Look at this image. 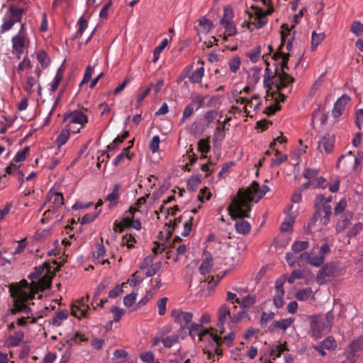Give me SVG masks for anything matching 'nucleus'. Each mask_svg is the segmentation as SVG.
I'll use <instances>...</instances> for the list:
<instances>
[{"instance_id": "nucleus-1", "label": "nucleus", "mask_w": 363, "mask_h": 363, "mask_svg": "<svg viewBox=\"0 0 363 363\" xmlns=\"http://www.w3.org/2000/svg\"><path fill=\"white\" fill-rule=\"evenodd\" d=\"M269 191L268 186H259V184L257 181H253L246 190L240 189L238 193L240 198L235 199L228 208L231 218L250 217L251 208L248 202L257 203Z\"/></svg>"}, {"instance_id": "nucleus-2", "label": "nucleus", "mask_w": 363, "mask_h": 363, "mask_svg": "<svg viewBox=\"0 0 363 363\" xmlns=\"http://www.w3.org/2000/svg\"><path fill=\"white\" fill-rule=\"evenodd\" d=\"M318 245L313 247L310 252H302L297 259V262L299 267L301 266L302 261H306L310 265L318 267L321 266L325 261V256L330 252V247L329 244H323L318 250Z\"/></svg>"}, {"instance_id": "nucleus-3", "label": "nucleus", "mask_w": 363, "mask_h": 363, "mask_svg": "<svg viewBox=\"0 0 363 363\" xmlns=\"http://www.w3.org/2000/svg\"><path fill=\"white\" fill-rule=\"evenodd\" d=\"M332 213V208L329 204H324L321 208L316 206L312 218L308 223L306 231L311 233L314 227L318 225L319 228L328 224Z\"/></svg>"}, {"instance_id": "nucleus-4", "label": "nucleus", "mask_w": 363, "mask_h": 363, "mask_svg": "<svg viewBox=\"0 0 363 363\" xmlns=\"http://www.w3.org/2000/svg\"><path fill=\"white\" fill-rule=\"evenodd\" d=\"M63 122L72 133H77L88 123L87 116L80 110H75L65 115Z\"/></svg>"}, {"instance_id": "nucleus-5", "label": "nucleus", "mask_w": 363, "mask_h": 363, "mask_svg": "<svg viewBox=\"0 0 363 363\" xmlns=\"http://www.w3.org/2000/svg\"><path fill=\"white\" fill-rule=\"evenodd\" d=\"M24 10L21 8L12 6L6 12L1 26L0 32L4 33L12 28L13 26L20 22L23 17Z\"/></svg>"}, {"instance_id": "nucleus-6", "label": "nucleus", "mask_w": 363, "mask_h": 363, "mask_svg": "<svg viewBox=\"0 0 363 363\" xmlns=\"http://www.w3.org/2000/svg\"><path fill=\"white\" fill-rule=\"evenodd\" d=\"M202 327L203 326L201 324L194 323L190 325H188L186 329L188 330L189 334L193 338L195 337V335H198L199 340L201 341L206 335H208L216 342V344L220 345L221 343V337L212 332L213 328L205 329L201 331V330Z\"/></svg>"}, {"instance_id": "nucleus-7", "label": "nucleus", "mask_w": 363, "mask_h": 363, "mask_svg": "<svg viewBox=\"0 0 363 363\" xmlns=\"http://www.w3.org/2000/svg\"><path fill=\"white\" fill-rule=\"evenodd\" d=\"M363 160V153L359 152L356 156L353 157L352 151H349L345 155H341L337 162V167L339 168L341 163H343L346 167L348 165L351 166L354 170L361 164Z\"/></svg>"}, {"instance_id": "nucleus-8", "label": "nucleus", "mask_w": 363, "mask_h": 363, "mask_svg": "<svg viewBox=\"0 0 363 363\" xmlns=\"http://www.w3.org/2000/svg\"><path fill=\"white\" fill-rule=\"evenodd\" d=\"M22 297L16 298L13 301V306L10 309V313L12 315H15L18 313H23L25 314H29L31 312L30 308L26 304V301L27 299H33L34 294L27 296L26 293L21 295Z\"/></svg>"}, {"instance_id": "nucleus-9", "label": "nucleus", "mask_w": 363, "mask_h": 363, "mask_svg": "<svg viewBox=\"0 0 363 363\" xmlns=\"http://www.w3.org/2000/svg\"><path fill=\"white\" fill-rule=\"evenodd\" d=\"M171 315L174 322L180 325L181 330L186 329L193 318L192 313L185 312L182 309L172 310Z\"/></svg>"}, {"instance_id": "nucleus-10", "label": "nucleus", "mask_w": 363, "mask_h": 363, "mask_svg": "<svg viewBox=\"0 0 363 363\" xmlns=\"http://www.w3.org/2000/svg\"><path fill=\"white\" fill-rule=\"evenodd\" d=\"M311 336L320 338L323 334L330 332L329 328L322 321V318L312 317L311 320Z\"/></svg>"}, {"instance_id": "nucleus-11", "label": "nucleus", "mask_w": 363, "mask_h": 363, "mask_svg": "<svg viewBox=\"0 0 363 363\" xmlns=\"http://www.w3.org/2000/svg\"><path fill=\"white\" fill-rule=\"evenodd\" d=\"M89 298V296L83 297L77 301L78 305L72 304L71 306V315L79 319L86 317L88 309H89L87 303Z\"/></svg>"}, {"instance_id": "nucleus-12", "label": "nucleus", "mask_w": 363, "mask_h": 363, "mask_svg": "<svg viewBox=\"0 0 363 363\" xmlns=\"http://www.w3.org/2000/svg\"><path fill=\"white\" fill-rule=\"evenodd\" d=\"M335 137L330 134H325L318 141V149L323 152V150L329 154L332 152L334 148Z\"/></svg>"}, {"instance_id": "nucleus-13", "label": "nucleus", "mask_w": 363, "mask_h": 363, "mask_svg": "<svg viewBox=\"0 0 363 363\" xmlns=\"http://www.w3.org/2000/svg\"><path fill=\"white\" fill-rule=\"evenodd\" d=\"M252 9H255L254 15L249 13L250 18H254L252 24L257 28H262L267 23V18L263 14V9L254 6H252Z\"/></svg>"}, {"instance_id": "nucleus-14", "label": "nucleus", "mask_w": 363, "mask_h": 363, "mask_svg": "<svg viewBox=\"0 0 363 363\" xmlns=\"http://www.w3.org/2000/svg\"><path fill=\"white\" fill-rule=\"evenodd\" d=\"M350 101V98L347 95H342L335 103L334 108L332 110V115L334 118L340 117L345 111L346 105Z\"/></svg>"}, {"instance_id": "nucleus-15", "label": "nucleus", "mask_w": 363, "mask_h": 363, "mask_svg": "<svg viewBox=\"0 0 363 363\" xmlns=\"http://www.w3.org/2000/svg\"><path fill=\"white\" fill-rule=\"evenodd\" d=\"M275 74L279 77V83L277 84V91H281L283 88L286 87L289 84L294 81V78L287 74L285 71L278 72V67L276 66Z\"/></svg>"}, {"instance_id": "nucleus-16", "label": "nucleus", "mask_w": 363, "mask_h": 363, "mask_svg": "<svg viewBox=\"0 0 363 363\" xmlns=\"http://www.w3.org/2000/svg\"><path fill=\"white\" fill-rule=\"evenodd\" d=\"M228 316L235 322H237L242 318L241 313H239L237 316L232 317L230 309L225 305L220 306L218 311V322H220V324H225Z\"/></svg>"}, {"instance_id": "nucleus-17", "label": "nucleus", "mask_w": 363, "mask_h": 363, "mask_svg": "<svg viewBox=\"0 0 363 363\" xmlns=\"http://www.w3.org/2000/svg\"><path fill=\"white\" fill-rule=\"evenodd\" d=\"M47 201L52 203L54 208H60L64 204V197L62 193L50 190L46 196Z\"/></svg>"}, {"instance_id": "nucleus-18", "label": "nucleus", "mask_w": 363, "mask_h": 363, "mask_svg": "<svg viewBox=\"0 0 363 363\" xmlns=\"http://www.w3.org/2000/svg\"><path fill=\"white\" fill-rule=\"evenodd\" d=\"M294 321V318L281 319L280 320L274 321L271 325L269 326V330L272 331L275 330V329L279 328L283 330H286L288 328H289Z\"/></svg>"}, {"instance_id": "nucleus-19", "label": "nucleus", "mask_w": 363, "mask_h": 363, "mask_svg": "<svg viewBox=\"0 0 363 363\" xmlns=\"http://www.w3.org/2000/svg\"><path fill=\"white\" fill-rule=\"evenodd\" d=\"M13 49L17 54L22 53L25 47V37L21 34H16L12 38Z\"/></svg>"}, {"instance_id": "nucleus-20", "label": "nucleus", "mask_w": 363, "mask_h": 363, "mask_svg": "<svg viewBox=\"0 0 363 363\" xmlns=\"http://www.w3.org/2000/svg\"><path fill=\"white\" fill-rule=\"evenodd\" d=\"M336 272V267L334 263H327L323 265L318 273V277L322 278L333 277Z\"/></svg>"}, {"instance_id": "nucleus-21", "label": "nucleus", "mask_w": 363, "mask_h": 363, "mask_svg": "<svg viewBox=\"0 0 363 363\" xmlns=\"http://www.w3.org/2000/svg\"><path fill=\"white\" fill-rule=\"evenodd\" d=\"M243 218L244 217H242V218ZM237 218H240V217H237ZM233 219L235 220L236 218ZM235 227L238 233L243 235L247 234L248 233H250L251 230V225L250 224V223L245 220H242V218H240V220H238L235 223Z\"/></svg>"}, {"instance_id": "nucleus-22", "label": "nucleus", "mask_w": 363, "mask_h": 363, "mask_svg": "<svg viewBox=\"0 0 363 363\" xmlns=\"http://www.w3.org/2000/svg\"><path fill=\"white\" fill-rule=\"evenodd\" d=\"M106 254V250L102 244H98L96 246V251L94 255L95 256L96 262L104 264L105 263H109L108 259H104Z\"/></svg>"}, {"instance_id": "nucleus-23", "label": "nucleus", "mask_w": 363, "mask_h": 363, "mask_svg": "<svg viewBox=\"0 0 363 363\" xmlns=\"http://www.w3.org/2000/svg\"><path fill=\"white\" fill-rule=\"evenodd\" d=\"M213 267V258L211 255L206 257L201 262L199 267V272L201 274H208Z\"/></svg>"}, {"instance_id": "nucleus-24", "label": "nucleus", "mask_w": 363, "mask_h": 363, "mask_svg": "<svg viewBox=\"0 0 363 363\" xmlns=\"http://www.w3.org/2000/svg\"><path fill=\"white\" fill-rule=\"evenodd\" d=\"M257 302V296L249 294L240 301V306L242 308H249Z\"/></svg>"}, {"instance_id": "nucleus-25", "label": "nucleus", "mask_w": 363, "mask_h": 363, "mask_svg": "<svg viewBox=\"0 0 363 363\" xmlns=\"http://www.w3.org/2000/svg\"><path fill=\"white\" fill-rule=\"evenodd\" d=\"M68 311L66 310L57 312L52 319V324L60 326L62 322L68 318Z\"/></svg>"}, {"instance_id": "nucleus-26", "label": "nucleus", "mask_w": 363, "mask_h": 363, "mask_svg": "<svg viewBox=\"0 0 363 363\" xmlns=\"http://www.w3.org/2000/svg\"><path fill=\"white\" fill-rule=\"evenodd\" d=\"M204 74V68L203 67L197 68L189 77V82L192 84L200 83Z\"/></svg>"}, {"instance_id": "nucleus-27", "label": "nucleus", "mask_w": 363, "mask_h": 363, "mask_svg": "<svg viewBox=\"0 0 363 363\" xmlns=\"http://www.w3.org/2000/svg\"><path fill=\"white\" fill-rule=\"evenodd\" d=\"M325 38V35L324 33H316L313 31L311 37V50L315 51Z\"/></svg>"}, {"instance_id": "nucleus-28", "label": "nucleus", "mask_w": 363, "mask_h": 363, "mask_svg": "<svg viewBox=\"0 0 363 363\" xmlns=\"http://www.w3.org/2000/svg\"><path fill=\"white\" fill-rule=\"evenodd\" d=\"M353 214L350 211H347L344 213V218L340 221L336 227V230L340 232L343 230L349 225L350 219L352 218Z\"/></svg>"}, {"instance_id": "nucleus-29", "label": "nucleus", "mask_w": 363, "mask_h": 363, "mask_svg": "<svg viewBox=\"0 0 363 363\" xmlns=\"http://www.w3.org/2000/svg\"><path fill=\"white\" fill-rule=\"evenodd\" d=\"M308 247H309L308 241L296 240L293 242V244L291 245V250L294 253H298V252H301L308 249Z\"/></svg>"}, {"instance_id": "nucleus-30", "label": "nucleus", "mask_w": 363, "mask_h": 363, "mask_svg": "<svg viewBox=\"0 0 363 363\" xmlns=\"http://www.w3.org/2000/svg\"><path fill=\"white\" fill-rule=\"evenodd\" d=\"M129 150H130V147H127L123 149L122 152L118 155H117L113 160V162H112L114 166L119 165L120 164H121L123 162V160L125 157L130 160L131 157L129 155Z\"/></svg>"}, {"instance_id": "nucleus-31", "label": "nucleus", "mask_w": 363, "mask_h": 363, "mask_svg": "<svg viewBox=\"0 0 363 363\" xmlns=\"http://www.w3.org/2000/svg\"><path fill=\"white\" fill-rule=\"evenodd\" d=\"M119 189L120 186L118 184H114L113 191L106 197L105 201L111 202L113 206L116 205L118 202Z\"/></svg>"}, {"instance_id": "nucleus-32", "label": "nucleus", "mask_w": 363, "mask_h": 363, "mask_svg": "<svg viewBox=\"0 0 363 363\" xmlns=\"http://www.w3.org/2000/svg\"><path fill=\"white\" fill-rule=\"evenodd\" d=\"M168 44V40L167 38H164L160 43L154 49L153 51V62H156L159 58L160 53L164 50V49L166 48V46Z\"/></svg>"}, {"instance_id": "nucleus-33", "label": "nucleus", "mask_w": 363, "mask_h": 363, "mask_svg": "<svg viewBox=\"0 0 363 363\" xmlns=\"http://www.w3.org/2000/svg\"><path fill=\"white\" fill-rule=\"evenodd\" d=\"M70 133H72V132L69 131L67 128L62 130L56 140V143L59 147L64 145L67 143L70 136Z\"/></svg>"}, {"instance_id": "nucleus-34", "label": "nucleus", "mask_w": 363, "mask_h": 363, "mask_svg": "<svg viewBox=\"0 0 363 363\" xmlns=\"http://www.w3.org/2000/svg\"><path fill=\"white\" fill-rule=\"evenodd\" d=\"M286 34L284 33V31H281V44L279 46L277 52L273 54V55L272 57V60L277 61L280 58V57H281L282 55L285 54L281 50H282L283 47L286 42Z\"/></svg>"}, {"instance_id": "nucleus-35", "label": "nucleus", "mask_w": 363, "mask_h": 363, "mask_svg": "<svg viewBox=\"0 0 363 363\" xmlns=\"http://www.w3.org/2000/svg\"><path fill=\"white\" fill-rule=\"evenodd\" d=\"M266 56L267 55H263L262 56V59L264 60V63H265V65L267 66V67L265 69V74H264V83L265 86H269V82L271 81L272 78L274 76H273L272 72L271 71V69L269 67V62L268 61V58H266Z\"/></svg>"}, {"instance_id": "nucleus-36", "label": "nucleus", "mask_w": 363, "mask_h": 363, "mask_svg": "<svg viewBox=\"0 0 363 363\" xmlns=\"http://www.w3.org/2000/svg\"><path fill=\"white\" fill-rule=\"evenodd\" d=\"M198 151L201 154H207L211 150L209 138L200 139L198 142Z\"/></svg>"}, {"instance_id": "nucleus-37", "label": "nucleus", "mask_w": 363, "mask_h": 363, "mask_svg": "<svg viewBox=\"0 0 363 363\" xmlns=\"http://www.w3.org/2000/svg\"><path fill=\"white\" fill-rule=\"evenodd\" d=\"M325 350H331L336 347L337 345L335 339L329 336L319 343Z\"/></svg>"}, {"instance_id": "nucleus-38", "label": "nucleus", "mask_w": 363, "mask_h": 363, "mask_svg": "<svg viewBox=\"0 0 363 363\" xmlns=\"http://www.w3.org/2000/svg\"><path fill=\"white\" fill-rule=\"evenodd\" d=\"M30 152V147L28 146L25 147L22 150L18 151L13 160V162H21L24 161L26 159L27 155Z\"/></svg>"}, {"instance_id": "nucleus-39", "label": "nucleus", "mask_w": 363, "mask_h": 363, "mask_svg": "<svg viewBox=\"0 0 363 363\" xmlns=\"http://www.w3.org/2000/svg\"><path fill=\"white\" fill-rule=\"evenodd\" d=\"M62 78H63V73H62V69L59 68L55 74V79L51 84V86H50L51 91H55L57 89L60 83L62 80Z\"/></svg>"}, {"instance_id": "nucleus-40", "label": "nucleus", "mask_w": 363, "mask_h": 363, "mask_svg": "<svg viewBox=\"0 0 363 363\" xmlns=\"http://www.w3.org/2000/svg\"><path fill=\"white\" fill-rule=\"evenodd\" d=\"M241 64L240 57L238 56H235L232 59H230L228 62L229 69L230 70L235 73L240 68Z\"/></svg>"}, {"instance_id": "nucleus-41", "label": "nucleus", "mask_w": 363, "mask_h": 363, "mask_svg": "<svg viewBox=\"0 0 363 363\" xmlns=\"http://www.w3.org/2000/svg\"><path fill=\"white\" fill-rule=\"evenodd\" d=\"M37 59L43 69L46 68L50 63V58L45 51H40L37 54Z\"/></svg>"}, {"instance_id": "nucleus-42", "label": "nucleus", "mask_w": 363, "mask_h": 363, "mask_svg": "<svg viewBox=\"0 0 363 363\" xmlns=\"http://www.w3.org/2000/svg\"><path fill=\"white\" fill-rule=\"evenodd\" d=\"M312 290L311 288H306L296 292V298L298 301H306L311 296Z\"/></svg>"}, {"instance_id": "nucleus-43", "label": "nucleus", "mask_w": 363, "mask_h": 363, "mask_svg": "<svg viewBox=\"0 0 363 363\" xmlns=\"http://www.w3.org/2000/svg\"><path fill=\"white\" fill-rule=\"evenodd\" d=\"M194 106L193 105V104H188L184 111H183V114H182V118H181L180 121H179V123L180 124H182L184 123V121L188 119L194 113Z\"/></svg>"}, {"instance_id": "nucleus-44", "label": "nucleus", "mask_w": 363, "mask_h": 363, "mask_svg": "<svg viewBox=\"0 0 363 363\" xmlns=\"http://www.w3.org/2000/svg\"><path fill=\"white\" fill-rule=\"evenodd\" d=\"M179 340V336L177 335H172L164 338H162L161 342L163 343L165 347H171L174 343Z\"/></svg>"}, {"instance_id": "nucleus-45", "label": "nucleus", "mask_w": 363, "mask_h": 363, "mask_svg": "<svg viewBox=\"0 0 363 363\" xmlns=\"http://www.w3.org/2000/svg\"><path fill=\"white\" fill-rule=\"evenodd\" d=\"M350 30L356 36H360L363 33V24L359 21H355L352 23Z\"/></svg>"}, {"instance_id": "nucleus-46", "label": "nucleus", "mask_w": 363, "mask_h": 363, "mask_svg": "<svg viewBox=\"0 0 363 363\" xmlns=\"http://www.w3.org/2000/svg\"><path fill=\"white\" fill-rule=\"evenodd\" d=\"M285 291H280L279 292H276L273 301L274 305L277 308H281L284 306V296Z\"/></svg>"}, {"instance_id": "nucleus-47", "label": "nucleus", "mask_w": 363, "mask_h": 363, "mask_svg": "<svg viewBox=\"0 0 363 363\" xmlns=\"http://www.w3.org/2000/svg\"><path fill=\"white\" fill-rule=\"evenodd\" d=\"M276 158L273 159L272 161V165H279L283 162H286L288 159V157L285 154H281L280 151L276 150L275 152Z\"/></svg>"}, {"instance_id": "nucleus-48", "label": "nucleus", "mask_w": 363, "mask_h": 363, "mask_svg": "<svg viewBox=\"0 0 363 363\" xmlns=\"http://www.w3.org/2000/svg\"><path fill=\"white\" fill-rule=\"evenodd\" d=\"M217 123L218 124H221V125H220L216 128L215 138L217 140H223L225 138L224 129H225V121H223L221 123L220 121H217Z\"/></svg>"}, {"instance_id": "nucleus-49", "label": "nucleus", "mask_w": 363, "mask_h": 363, "mask_svg": "<svg viewBox=\"0 0 363 363\" xmlns=\"http://www.w3.org/2000/svg\"><path fill=\"white\" fill-rule=\"evenodd\" d=\"M225 28V33L228 36L235 35L237 33V29L233 21L228 22L226 23L221 24Z\"/></svg>"}, {"instance_id": "nucleus-50", "label": "nucleus", "mask_w": 363, "mask_h": 363, "mask_svg": "<svg viewBox=\"0 0 363 363\" xmlns=\"http://www.w3.org/2000/svg\"><path fill=\"white\" fill-rule=\"evenodd\" d=\"M201 183V179L199 177H191L186 184L187 189L191 191L196 190L197 186Z\"/></svg>"}, {"instance_id": "nucleus-51", "label": "nucleus", "mask_w": 363, "mask_h": 363, "mask_svg": "<svg viewBox=\"0 0 363 363\" xmlns=\"http://www.w3.org/2000/svg\"><path fill=\"white\" fill-rule=\"evenodd\" d=\"M161 262H157L154 264H152L145 272V276L147 277H152L155 275L160 269Z\"/></svg>"}, {"instance_id": "nucleus-52", "label": "nucleus", "mask_w": 363, "mask_h": 363, "mask_svg": "<svg viewBox=\"0 0 363 363\" xmlns=\"http://www.w3.org/2000/svg\"><path fill=\"white\" fill-rule=\"evenodd\" d=\"M199 26L201 28V31L207 33L211 29L213 24H212V22L209 19H208L206 18H202L199 21Z\"/></svg>"}, {"instance_id": "nucleus-53", "label": "nucleus", "mask_w": 363, "mask_h": 363, "mask_svg": "<svg viewBox=\"0 0 363 363\" xmlns=\"http://www.w3.org/2000/svg\"><path fill=\"white\" fill-rule=\"evenodd\" d=\"M286 350L284 345L279 344L272 349L271 356L273 357V359L279 357L281 354Z\"/></svg>"}, {"instance_id": "nucleus-54", "label": "nucleus", "mask_w": 363, "mask_h": 363, "mask_svg": "<svg viewBox=\"0 0 363 363\" xmlns=\"http://www.w3.org/2000/svg\"><path fill=\"white\" fill-rule=\"evenodd\" d=\"M294 223V218L291 216H288L282 222L281 225V230L283 232L288 231L291 229L293 223Z\"/></svg>"}, {"instance_id": "nucleus-55", "label": "nucleus", "mask_w": 363, "mask_h": 363, "mask_svg": "<svg viewBox=\"0 0 363 363\" xmlns=\"http://www.w3.org/2000/svg\"><path fill=\"white\" fill-rule=\"evenodd\" d=\"M133 242H136L135 238L130 234L123 235L122 239V245H126L128 249L134 247Z\"/></svg>"}, {"instance_id": "nucleus-56", "label": "nucleus", "mask_w": 363, "mask_h": 363, "mask_svg": "<svg viewBox=\"0 0 363 363\" xmlns=\"http://www.w3.org/2000/svg\"><path fill=\"white\" fill-rule=\"evenodd\" d=\"M362 230V225L360 223H356L347 232V237L349 238L348 243H350V238L355 237Z\"/></svg>"}, {"instance_id": "nucleus-57", "label": "nucleus", "mask_w": 363, "mask_h": 363, "mask_svg": "<svg viewBox=\"0 0 363 363\" xmlns=\"http://www.w3.org/2000/svg\"><path fill=\"white\" fill-rule=\"evenodd\" d=\"M88 341V338L85 337L84 335L82 334L80 332H77L73 337L67 341L70 345H72V342H75L79 344L81 342Z\"/></svg>"}, {"instance_id": "nucleus-58", "label": "nucleus", "mask_w": 363, "mask_h": 363, "mask_svg": "<svg viewBox=\"0 0 363 363\" xmlns=\"http://www.w3.org/2000/svg\"><path fill=\"white\" fill-rule=\"evenodd\" d=\"M233 11L231 9L225 8L224 9L223 16L220 20V24L233 21Z\"/></svg>"}, {"instance_id": "nucleus-59", "label": "nucleus", "mask_w": 363, "mask_h": 363, "mask_svg": "<svg viewBox=\"0 0 363 363\" xmlns=\"http://www.w3.org/2000/svg\"><path fill=\"white\" fill-rule=\"evenodd\" d=\"M99 213L100 211L97 213H90L84 215L81 220V224L84 225L93 222Z\"/></svg>"}, {"instance_id": "nucleus-60", "label": "nucleus", "mask_w": 363, "mask_h": 363, "mask_svg": "<svg viewBox=\"0 0 363 363\" xmlns=\"http://www.w3.org/2000/svg\"><path fill=\"white\" fill-rule=\"evenodd\" d=\"M193 220H194V217L193 216H191L188 220H186L184 224V230L182 232V235L184 236V237H186L189 235L191 230V227H192V225H193Z\"/></svg>"}, {"instance_id": "nucleus-61", "label": "nucleus", "mask_w": 363, "mask_h": 363, "mask_svg": "<svg viewBox=\"0 0 363 363\" xmlns=\"http://www.w3.org/2000/svg\"><path fill=\"white\" fill-rule=\"evenodd\" d=\"M137 294L133 292L123 298V303L126 307H130L136 300Z\"/></svg>"}, {"instance_id": "nucleus-62", "label": "nucleus", "mask_w": 363, "mask_h": 363, "mask_svg": "<svg viewBox=\"0 0 363 363\" xmlns=\"http://www.w3.org/2000/svg\"><path fill=\"white\" fill-rule=\"evenodd\" d=\"M350 347L353 352H357L359 350H363V337L354 340L350 345Z\"/></svg>"}, {"instance_id": "nucleus-63", "label": "nucleus", "mask_w": 363, "mask_h": 363, "mask_svg": "<svg viewBox=\"0 0 363 363\" xmlns=\"http://www.w3.org/2000/svg\"><path fill=\"white\" fill-rule=\"evenodd\" d=\"M35 84L36 79L33 77H28L27 82L24 85V89L28 93H32Z\"/></svg>"}, {"instance_id": "nucleus-64", "label": "nucleus", "mask_w": 363, "mask_h": 363, "mask_svg": "<svg viewBox=\"0 0 363 363\" xmlns=\"http://www.w3.org/2000/svg\"><path fill=\"white\" fill-rule=\"evenodd\" d=\"M167 300V297H163L157 301L158 313L160 315H163L166 313Z\"/></svg>"}]
</instances>
